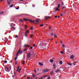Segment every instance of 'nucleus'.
<instances>
[{
  "label": "nucleus",
  "instance_id": "3",
  "mask_svg": "<svg viewBox=\"0 0 79 79\" xmlns=\"http://www.w3.org/2000/svg\"><path fill=\"white\" fill-rule=\"evenodd\" d=\"M61 68L63 69V67H60L59 69L58 70H57V72H60V71H61V70H62L61 69Z\"/></svg>",
  "mask_w": 79,
  "mask_h": 79
},
{
  "label": "nucleus",
  "instance_id": "39",
  "mask_svg": "<svg viewBox=\"0 0 79 79\" xmlns=\"http://www.w3.org/2000/svg\"><path fill=\"white\" fill-rule=\"evenodd\" d=\"M17 68L18 69H19V67L18 66V67Z\"/></svg>",
  "mask_w": 79,
  "mask_h": 79
},
{
  "label": "nucleus",
  "instance_id": "36",
  "mask_svg": "<svg viewBox=\"0 0 79 79\" xmlns=\"http://www.w3.org/2000/svg\"><path fill=\"white\" fill-rule=\"evenodd\" d=\"M4 63H7V61L5 60L4 61Z\"/></svg>",
  "mask_w": 79,
  "mask_h": 79
},
{
  "label": "nucleus",
  "instance_id": "9",
  "mask_svg": "<svg viewBox=\"0 0 79 79\" xmlns=\"http://www.w3.org/2000/svg\"><path fill=\"white\" fill-rule=\"evenodd\" d=\"M55 10L56 11H59V10H60V9H58V8H56Z\"/></svg>",
  "mask_w": 79,
  "mask_h": 79
},
{
  "label": "nucleus",
  "instance_id": "38",
  "mask_svg": "<svg viewBox=\"0 0 79 79\" xmlns=\"http://www.w3.org/2000/svg\"><path fill=\"white\" fill-rule=\"evenodd\" d=\"M17 37H18V35H16L15 37V38H17Z\"/></svg>",
  "mask_w": 79,
  "mask_h": 79
},
{
  "label": "nucleus",
  "instance_id": "47",
  "mask_svg": "<svg viewBox=\"0 0 79 79\" xmlns=\"http://www.w3.org/2000/svg\"><path fill=\"white\" fill-rule=\"evenodd\" d=\"M34 71H35V73H37V72L36 71V70H35Z\"/></svg>",
  "mask_w": 79,
  "mask_h": 79
},
{
  "label": "nucleus",
  "instance_id": "6",
  "mask_svg": "<svg viewBox=\"0 0 79 79\" xmlns=\"http://www.w3.org/2000/svg\"><path fill=\"white\" fill-rule=\"evenodd\" d=\"M74 56L72 55L70 56V59H74Z\"/></svg>",
  "mask_w": 79,
  "mask_h": 79
},
{
  "label": "nucleus",
  "instance_id": "8",
  "mask_svg": "<svg viewBox=\"0 0 79 79\" xmlns=\"http://www.w3.org/2000/svg\"><path fill=\"white\" fill-rule=\"evenodd\" d=\"M53 73H54V72L53 71H52L50 72V74L51 75H53Z\"/></svg>",
  "mask_w": 79,
  "mask_h": 79
},
{
  "label": "nucleus",
  "instance_id": "10",
  "mask_svg": "<svg viewBox=\"0 0 79 79\" xmlns=\"http://www.w3.org/2000/svg\"><path fill=\"white\" fill-rule=\"evenodd\" d=\"M53 68L54 69H56V65L55 64L53 65Z\"/></svg>",
  "mask_w": 79,
  "mask_h": 79
},
{
  "label": "nucleus",
  "instance_id": "58",
  "mask_svg": "<svg viewBox=\"0 0 79 79\" xmlns=\"http://www.w3.org/2000/svg\"><path fill=\"white\" fill-rule=\"evenodd\" d=\"M32 36H33V35H31V37H32Z\"/></svg>",
  "mask_w": 79,
  "mask_h": 79
},
{
  "label": "nucleus",
  "instance_id": "51",
  "mask_svg": "<svg viewBox=\"0 0 79 79\" xmlns=\"http://www.w3.org/2000/svg\"><path fill=\"white\" fill-rule=\"evenodd\" d=\"M44 76L45 77H48V75H45Z\"/></svg>",
  "mask_w": 79,
  "mask_h": 79
},
{
  "label": "nucleus",
  "instance_id": "61",
  "mask_svg": "<svg viewBox=\"0 0 79 79\" xmlns=\"http://www.w3.org/2000/svg\"><path fill=\"white\" fill-rule=\"evenodd\" d=\"M21 50V49H19V52H20V51Z\"/></svg>",
  "mask_w": 79,
  "mask_h": 79
},
{
  "label": "nucleus",
  "instance_id": "20",
  "mask_svg": "<svg viewBox=\"0 0 79 79\" xmlns=\"http://www.w3.org/2000/svg\"><path fill=\"white\" fill-rule=\"evenodd\" d=\"M18 59V56H16L15 57V61H16V60H17V59Z\"/></svg>",
  "mask_w": 79,
  "mask_h": 79
},
{
  "label": "nucleus",
  "instance_id": "56",
  "mask_svg": "<svg viewBox=\"0 0 79 79\" xmlns=\"http://www.w3.org/2000/svg\"><path fill=\"white\" fill-rule=\"evenodd\" d=\"M39 69L38 68V69L37 71H39Z\"/></svg>",
  "mask_w": 79,
  "mask_h": 79
},
{
  "label": "nucleus",
  "instance_id": "15",
  "mask_svg": "<svg viewBox=\"0 0 79 79\" xmlns=\"http://www.w3.org/2000/svg\"><path fill=\"white\" fill-rule=\"evenodd\" d=\"M39 64L40 65V66H43V64L42 63H41V62H40L39 63Z\"/></svg>",
  "mask_w": 79,
  "mask_h": 79
},
{
  "label": "nucleus",
  "instance_id": "46",
  "mask_svg": "<svg viewBox=\"0 0 79 79\" xmlns=\"http://www.w3.org/2000/svg\"><path fill=\"white\" fill-rule=\"evenodd\" d=\"M1 13V14H3V13H4V12L2 11V13Z\"/></svg>",
  "mask_w": 79,
  "mask_h": 79
},
{
  "label": "nucleus",
  "instance_id": "60",
  "mask_svg": "<svg viewBox=\"0 0 79 79\" xmlns=\"http://www.w3.org/2000/svg\"><path fill=\"white\" fill-rule=\"evenodd\" d=\"M63 16V15L62 14H61L60 15V16Z\"/></svg>",
  "mask_w": 79,
  "mask_h": 79
},
{
  "label": "nucleus",
  "instance_id": "64",
  "mask_svg": "<svg viewBox=\"0 0 79 79\" xmlns=\"http://www.w3.org/2000/svg\"><path fill=\"white\" fill-rule=\"evenodd\" d=\"M17 64V63H16V62H15V64Z\"/></svg>",
  "mask_w": 79,
  "mask_h": 79
},
{
  "label": "nucleus",
  "instance_id": "62",
  "mask_svg": "<svg viewBox=\"0 0 79 79\" xmlns=\"http://www.w3.org/2000/svg\"><path fill=\"white\" fill-rule=\"evenodd\" d=\"M73 63H74V64L76 63V62H73Z\"/></svg>",
  "mask_w": 79,
  "mask_h": 79
},
{
  "label": "nucleus",
  "instance_id": "4",
  "mask_svg": "<svg viewBox=\"0 0 79 79\" xmlns=\"http://www.w3.org/2000/svg\"><path fill=\"white\" fill-rule=\"evenodd\" d=\"M23 47H30L31 46L27 44H25Z\"/></svg>",
  "mask_w": 79,
  "mask_h": 79
},
{
  "label": "nucleus",
  "instance_id": "31",
  "mask_svg": "<svg viewBox=\"0 0 79 79\" xmlns=\"http://www.w3.org/2000/svg\"><path fill=\"white\" fill-rule=\"evenodd\" d=\"M33 77V78H34L35 77V76L34 75V74H33L32 75V76Z\"/></svg>",
  "mask_w": 79,
  "mask_h": 79
},
{
  "label": "nucleus",
  "instance_id": "45",
  "mask_svg": "<svg viewBox=\"0 0 79 79\" xmlns=\"http://www.w3.org/2000/svg\"><path fill=\"white\" fill-rule=\"evenodd\" d=\"M30 48L31 49H32V48H33V47H30Z\"/></svg>",
  "mask_w": 79,
  "mask_h": 79
},
{
  "label": "nucleus",
  "instance_id": "63",
  "mask_svg": "<svg viewBox=\"0 0 79 79\" xmlns=\"http://www.w3.org/2000/svg\"><path fill=\"white\" fill-rule=\"evenodd\" d=\"M20 0V1H23L24 0Z\"/></svg>",
  "mask_w": 79,
  "mask_h": 79
},
{
  "label": "nucleus",
  "instance_id": "57",
  "mask_svg": "<svg viewBox=\"0 0 79 79\" xmlns=\"http://www.w3.org/2000/svg\"><path fill=\"white\" fill-rule=\"evenodd\" d=\"M62 5H64V3H63V2H62Z\"/></svg>",
  "mask_w": 79,
  "mask_h": 79
},
{
  "label": "nucleus",
  "instance_id": "49",
  "mask_svg": "<svg viewBox=\"0 0 79 79\" xmlns=\"http://www.w3.org/2000/svg\"><path fill=\"white\" fill-rule=\"evenodd\" d=\"M65 8V7H62V9H64V8Z\"/></svg>",
  "mask_w": 79,
  "mask_h": 79
},
{
  "label": "nucleus",
  "instance_id": "43",
  "mask_svg": "<svg viewBox=\"0 0 79 79\" xmlns=\"http://www.w3.org/2000/svg\"><path fill=\"white\" fill-rule=\"evenodd\" d=\"M51 35H53V33H52L51 34Z\"/></svg>",
  "mask_w": 79,
  "mask_h": 79
},
{
  "label": "nucleus",
  "instance_id": "18",
  "mask_svg": "<svg viewBox=\"0 0 79 79\" xmlns=\"http://www.w3.org/2000/svg\"><path fill=\"white\" fill-rule=\"evenodd\" d=\"M25 36L26 37H27V33H25Z\"/></svg>",
  "mask_w": 79,
  "mask_h": 79
},
{
  "label": "nucleus",
  "instance_id": "12",
  "mask_svg": "<svg viewBox=\"0 0 79 79\" xmlns=\"http://www.w3.org/2000/svg\"><path fill=\"white\" fill-rule=\"evenodd\" d=\"M25 33H26V34H29V30H28Z\"/></svg>",
  "mask_w": 79,
  "mask_h": 79
},
{
  "label": "nucleus",
  "instance_id": "23",
  "mask_svg": "<svg viewBox=\"0 0 79 79\" xmlns=\"http://www.w3.org/2000/svg\"><path fill=\"white\" fill-rule=\"evenodd\" d=\"M19 6H18L16 8V10H19Z\"/></svg>",
  "mask_w": 79,
  "mask_h": 79
},
{
  "label": "nucleus",
  "instance_id": "27",
  "mask_svg": "<svg viewBox=\"0 0 79 79\" xmlns=\"http://www.w3.org/2000/svg\"><path fill=\"white\" fill-rule=\"evenodd\" d=\"M13 6H14V5H13L10 6V8H11V7H13Z\"/></svg>",
  "mask_w": 79,
  "mask_h": 79
},
{
  "label": "nucleus",
  "instance_id": "50",
  "mask_svg": "<svg viewBox=\"0 0 79 79\" xmlns=\"http://www.w3.org/2000/svg\"><path fill=\"white\" fill-rule=\"evenodd\" d=\"M39 79H43V78H42V77L41 78H39Z\"/></svg>",
  "mask_w": 79,
  "mask_h": 79
},
{
  "label": "nucleus",
  "instance_id": "35",
  "mask_svg": "<svg viewBox=\"0 0 79 79\" xmlns=\"http://www.w3.org/2000/svg\"><path fill=\"white\" fill-rule=\"evenodd\" d=\"M13 24V23H11V24L10 25V26H11V27L12 26Z\"/></svg>",
  "mask_w": 79,
  "mask_h": 79
},
{
  "label": "nucleus",
  "instance_id": "17",
  "mask_svg": "<svg viewBox=\"0 0 79 79\" xmlns=\"http://www.w3.org/2000/svg\"><path fill=\"white\" fill-rule=\"evenodd\" d=\"M50 62L51 63H53V59H51L50 60Z\"/></svg>",
  "mask_w": 79,
  "mask_h": 79
},
{
  "label": "nucleus",
  "instance_id": "24",
  "mask_svg": "<svg viewBox=\"0 0 79 79\" xmlns=\"http://www.w3.org/2000/svg\"><path fill=\"white\" fill-rule=\"evenodd\" d=\"M58 8H60V4H59L58 5Z\"/></svg>",
  "mask_w": 79,
  "mask_h": 79
},
{
  "label": "nucleus",
  "instance_id": "7",
  "mask_svg": "<svg viewBox=\"0 0 79 79\" xmlns=\"http://www.w3.org/2000/svg\"><path fill=\"white\" fill-rule=\"evenodd\" d=\"M50 18V16H48V17L46 16L45 17V19H48Z\"/></svg>",
  "mask_w": 79,
  "mask_h": 79
},
{
  "label": "nucleus",
  "instance_id": "42",
  "mask_svg": "<svg viewBox=\"0 0 79 79\" xmlns=\"http://www.w3.org/2000/svg\"><path fill=\"white\" fill-rule=\"evenodd\" d=\"M50 79V77H48V79Z\"/></svg>",
  "mask_w": 79,
  "mask_h": 79
},
{
  "label": "nucleus",
  "instance_id": "33",
  "mask_svg": "<svg viewBox=\"0 0 79 79\" xmlns=\"http://www.w3.org/2000/svg\"><path fill=\"white\" fill-rule=\"evenodd\" d=\"M19 21H21V22H22V23H23V20H22V19H19Z\"/></svg>",
  "mask_w": 79,
  "mask_h": 79
},
{
  "label": "nucleus",
  "instance_id": "1",
  "mask_svg": "<svg viewBox=\"0 0 79 79\" xmlns=\"http://www.w3.org/2000/svg\"><path fill=\"white\" fill-rule=\"evenodd\" d=\"M23 19L24 20V21H29L31 23H35V21H32V20H29V19Z\"/></svg>",
  "mask_w": 79,
  "mask_h": 79
},
{
  "label": "nucleus",
  "instance_id": "13",
  "mask_svg": "<svg viewBox=\"0 0 79 79\" xmlns=\"http://www.w3.org/2000/svg\"><path fill=\"white\" fill-rule=\"evenodd\" d=\"M19 51H19L18 53H17L16 56H18V55H19Z\"/></svg>",
  "mask_w": 79,
  "mask_h": 79
},
{
  "label": "nucleus",
  "instance_id": "2",
  "mask_svg": "<svg viewBox=\"0 0 79 79\" xmlns=\"http://www.w3.org/2000/svg\"><path fill=\"white\" fill-rule=\"evenodd\" d=\"M43 71L44 73H47L48 71H49V69H45L43 70Z\"/></svg>",
  "mask_w": 79,
  "mask_h": 79
},
{
  "label": "nucleus",
  "instance_id": "5",
  "mask_svg": "<svg viewBox=\"0 0 79 79\" xmlns=\"http://www.w3.org/2000/svg\"><path fill=\"white\" fill-rule=\"evenodd\" d=\"M31 53L29 52L27 54V56L28 58H30L31 57Z\"/></svg>",
  "mask_w": 79,
  "mask_h": 79
},
{
  "label": "nucleus",
  "instance_id": "53",
  "mask_svg": "<svg viewBox=\"0 0 79 79\" xmlns=\"http://www.w3.org/2000/svg\"><path fill=\"white\" fill-rule=\"evenodd\" d=\"M54 17L56 18H57V16H54Z\"/></svg>",
  "mask_w": 79,
  "mask_h": 79
},
{
  "label": "nucleus",
  "instance_id": "59",
  "mask_svg": "<svg viewBox=\"0 0 79 79\" xmlns=\"http://www.w3.org/2000/svg\"><path fill=\"white\" fill-rule=\"evenodd\" d=\"M19 69H17V70H16V71H17V72H18V71H19Z\"/></svg>",
  "mask_w": 79,
  "mask_h": 79
},
{
  "label": "nucleus",
  "instance_id": "34",
  "mask_svg": "<svg viewBox=\"0 0 79 79\" xmlns=\"http://www.w3.org/2000/svg\"><path fill=\"white\" fill-rule=\"evenodd\" d=\"M43 26L44 25L43 24H41L40 25V27H42V26Z\"/></svg>",
  "mask_w": 79,
  "mask_h": 79
},
{
  "label": "nucleus",
  "instance_id": "41",
  "mask_svg": "<svg viewBox=\"0 0 79 79\" xmlns=\"http://www.w3.org/2000/svg\"><path fill=\"white\" fill-rule=\"evenodd\" d=\"M54 37H57V36H56V35H55V34H54Z\"/></svg>",
  "mask_w": 79,
  "mask_h": 79
},
{
  "label": "nucleus",
  "instance_id": "54",
  "mask_svg": "<svg viewBox=\"0 0 79 79\" xmlns=\"http://www.w3.org/2000/svg\"><path fill=\"white\" fill-rule=\"evenodd\" d=\"M73 64L74 66H75V65H76V64H74V63H73Z\"/></svg>",
  "mask_w": 79,
  "mask_h": 79
},
{
  "label": "nucleus",
  "instance_id": "28",
  "mask_svg": "<svg viewBox=\"0 0 79 79\" xmlns=\"http://www.w3.org/2000/svg\"><path fill=\"white\" fill-rule=\"evenodd\" d=\"M35 21L36 23H38L39 22V21L38 20H36Z\"/></svg>",
  "mask_w": 79,
  "mask_h": 79
},
{
  "label": "nucleus",
  "instance_id": "19",
  "mask_svg": "<svg viewBox=\"0 0 79 79\" xmlns=\"http://www.w3.org/2000/svg\"><path fill=\"white\" fill-rule=\"evenodd\" d=\"M62 47H63V48H65V47H66V46H65L64 44H63L62 45Z\"/></svg>",
  "mask_w": 79,
  "mask_h": 79
},
{
  "label": "nucleus",
  "instance_id": "22",
  "mask_svg": "<svg viewBox=\"0 0 79 79\" xmlns=\"http://www.w3.org/2000/svg\"><path fill=\"white\" fill-rule=\"evenodd\" d=\"M23 51L20 52H19V54H21L22 53H23Z\"/></svg>",
  "mask_w": 79,
  "mask_h": 79
},
{
  "label": "nucleus",
  "instance_id": "26",
  "mask_svg": "<svg viewBox=\"0 0 79 79\" xmlns=\"http://www.w3.org/2000/svg\"><path fill=\"white\" fill-rule=\"evenodd\" d=\"M68 65H69V66H72V64H71L68 63Z\"/></svg>",
  "mask_w": 79,
  "mask_h": 79
},
{
  "label": "nucleus",
  "instance_id": "55",
  "mask_svg": "<svg viewBox=\"0 0 79 79\" xmlns=\"http://www.w3.org/2000/svg\"><path fill=\"white\" fill-rule=\"evenodd\" d=\"M14 75L15 76H16V73L15 72H14Z\"/></svg>",
  "mask_w": 79,
  "mask_h": 79
},
{
  "label": "nucleus",
  "instance_id": "14",
  "mask_svg": "<svg viewBox=\"0 0 79 79\" xmlns=\"http://www.w3.org/2000/svg\"><path fill=\"white\" fill-rule=\"evenodd\" d=\"M7 3L8 5H10V2H9V1L8 0H7Z\"/></svg>",
  "mask_w": 79,
  "mask_h": 79
},
{
  "label": "nucleus",
  "instance_id": "44",
  "mask_svg": "<svg viewBox=\"0 0 79 79\" xmlns=\"http://www.w3.org/2000/svg\"><path fill=\"white\" fill-rule=\"evenodd\" d=\"M41 77L42 78H43V77H45V76H43Z\"/></svg>",
  "mask_w": 79,
  "mask_h": 79
},
{
  "label": "nucleus",
  "instance_id": "25",
  "mask_svg": "<svg viewBox=\"0 0 79 79\" xmlns=\"http://www.w3.org/2000/svg\"><path fill=\"white\" fill-rule=\"evenodd\" d=\"M25 29H27V26L26 25H25Z\"/></svg>",
  "mask_w": 79,
  "mask_h": 79
},
{
  "label": "nucleus",
  "instance_id": "40",
  "mask_svg": "<svg viewBox=\"0 0 79 79\" xmlns=\"http://www.w3.org/2000/svg\"><path fill=\"white\" fill-rule=\"evenodd\" d=\"M35 44H34L33 45V47H35Z\"/></svg>",
  "mask_w": 79,
  "mask_h": 79
},
{
  "label": "nucleus",
  "instance_id": "16",
  "mask_svg": "<svg viewBox=\"0 0 79 79\" xmlns=\"http://www.w3.org/2000/svg\"><path fill=\"white\" fill-rule=\"evenodd\" d=\"M21 69H19L18 72L19 73H20V72L21 71Z\"/></svg>",
  "mask_w": 79,
  "mask_h": 79
},
{
  "label": "nucleus",
  "instance_id": "32",
  "mask_svg": "<svg viewBox=\"0 0 79 79\" xmlns=\"http://www.w3.org/2000/svg\"><path fill=\"white\" fill-rule=\"evenodd\" d=\"M23 64H25V61H24V60H23Z\"/></svg>",
  "mask_w": 79,
  "mask_h": 79
},
{
  "label": "nucleus",
  "instance_id": "29",
  "mask_svg": "<svg viewBox=\"0 0 79 79\" xmlns=\"http://www.w3.org/2000/svg\"><path fill=\"white\" fill-rule=\"evenodd\" d=\"M30 29H31V30H32V29H33V27H30Z\"/></svg>",
  "mask_w": 79,
  "mask_h": 79
},
{
  "label": "nucleus",
  "instance_id": "52",
  "mask_svg": "<svg viewBox=\"0 0 79 79\" xmlns=\"http://www.w3.org/2000/svg\"><path fill=\"white\" fill-rule=\"evenodd\" d=\"M2 1H3V0H1L0 1V2H2Z\"/></svg>",
  "mask_w": 79,
  "mask_h": 79
},
{
  "label": "nucleus",
  "instance_id": "21",
  "mask_svg": "<svg viewBox=\"0 0 79 79\" xmlns=\"http://www.w3.org/2000/svg\"><path fill=\"white\" fill-rule=\"evenodd\" d=\"M5 69H6V70H8V68L6 67H5Z\"/></svg>",
  "mask_w": 79,
  "mask_h": 79
},
{
  "label": "nucleus",
  "instance_id": "11",
  "mask_svg": "<svg viewBox=\"0 0 79 79\" xmlns=\"http://www.w3.org/2000/svg\"><path fill=\"white\" fill-rule=\"evenodd\" d=\"M59 64H63V62L61 61H59Z\"/></svg>",
  "mask_w": 79,
  "mask_h": 79
},
{
  "label": "nucleus",
  "instance_id": "30",
  "mask_svg": "<svg viewBox=\"0 0 79 79\" xmlns=\"http://www.w3.org/2000/svg\"><path fill=\"white\" fill-rule=\"evenodd\" d=\"M27 50V49H24V50L23 51V52H25V51H26Z\"/></svg>",
  "mask_w": 79,
  "mask_h": 79
},
{
  "label": "nucleus",
  "instance_id": "37",
  "mask_svg": "<svg viewBox=\"0 0 79 79\" xmlns=\"http://www.w3.org/2000/svg\"><path fill=\"white\" fill-rule=\"evenodd\" d=\"M27 79H29L30 78V77H27Z\"/></svg>",
  "mask_w": 79,
  "mask_h": 79
},
{
  "label": "nucleus",
  "instance_id": "48",
  "mask_svg": "<svg viewBox=\"0 0 79 79\" xmlns=\"http://www.w3.org/2000/svg\"><path fill=\"white\" fill-rule=\"evenodd\" d=\"M60 53H61L62 54H63V52H62V51H61L60 52Z\"/></svg>",
  "mask_w": 79,
  "mask_h": 79
}]
</instances>
